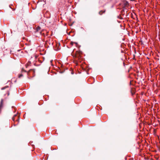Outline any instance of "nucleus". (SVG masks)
<instances>
[{
  "mask_svg": "<svg viewBox=\"0 0 160 160\" xmlns=\"http://www.w3.org/2000/svg\"><path fill=\"white\" fill-rule=\"evenodd\" d=\"M3 100L2 99L1 100L0 104V113L1 112V109L3 107Z\"/></svg>",
  "mask_w": 160,
  "mask_h": 160,
  "instance_id": "nucleus-1",
  "label": "nucleus"
},
{
  "mask_svg": "<svg viewBox=\"0 0 160 160\" xmlns=\"http://www.w3.org/2000/svg\"><path fill=\"white\" fill-rule=\"evenodd\" d=\"M105 12V10H104V11H102V10H101V11H100L99 12V14L100 15H102V13H104Z\"/></svg>",
  "mask_w": 160,
  "mask_h": 160,
  "instance_id": "nucleus-2",
  "label": "nucleus"
},
{
  "mask_svg": "<svg viewBox=\"0 0 160 160\" xmlns=\"http://www.w3.org/2000/svg\"><path fill=\"white\" fill-rule=\"evenodd\" d=\"M17 116V115H14L13 117L12 118V120L13 121H14L15 119V117Z\"/></svg>",
  "mask_w": 160,
  "mask_h": 160,
  "instance_id": "nucleus-3",
  "label": "nucleus"
},
{
  "mask_svg": "<svg viewBox=\"0 0 160 160\" xmlns=\"http://www.w3.org/2000/svg\"><path fill=\"white\" fill-rule=\"evenodd\" d=\"M130 92L132 95L134 94L136 92L135 91L131 90V91H130Z\"/></svg>",
  "mask_w": 160,
  "mask_h": 160,
  "instance_id": "nucleus-4",
  "label": "nucleus"
},
{
  "mask_svg": "<svg viewBox=\"0 0 160 160\" xmlns=\"http://www.w3.org/2000/svg\"><path fill=\"white\" fill-rule=\"evenodd\" d=\"M8 88V86H6V87H4L2 88V90H3V89H6L7 88Z\"/></svg>",
  "mask_w": 160,
  "mask_h": 160,
  "instance_id": "nucleus-5",
  "label": "nucleus"
},
{
  "mask_svg": "<svg viewBox=\"0 0 160 160\" xmlns=\"http://www.w3.org/2000/svg\"><path fill=\"white\" fill-rule=\"evenodd\" d=\"M22 76V74H20L19 75V77L20 78Z\"/></svg>",
  "mask_w": 160,
  "mask_h": 160,
  "instance_id": "nucleus-6",
  "label": "nucleus"
},
{
  "mask_svg": "<svg viewBox=\"0 0 160 160\" xmlns=\"http://www.w3.org/2000/svg\"><path fill=\"white\" fill-rule=\"evenodd\" d=\"M40 28L39 27H38L37 28V30H39L40 29Z\"/></svg>",
  "mask_w": 160,
  "mask_h": 160,
  "instance_id": "nucleus-7",
  "label": "nucleus"
},
{
  "mask_svg": "<svg viewBox=\"0 0 160 160\" xmlns=\"http://www.w3.org/2000/svg\"><path fill=\"white\" fill-rule=\"evenodd\" d=\"M18 119H17L16 120L18 122L19 121V116H18Z\"/></svg>",
  "mask_w": 160,
  "mask_h": 160,
  "instance_id": "nucleus-8",
  "label": "nucleus"
},
{
  "mask_svg": "<svg viewBox=\"0 0 160 160\" xmlns=\"http://www.w3.org/2000/svg\"><path fill=\"white\" fill-rule=\"evenodd\" d=\"M71 43L72 45H73V43L72 42H71Z\"/></svg>",
  "mask_w": 160,
  "mask_h": 160,
  "instance_id": "nucleus-9",
  "label": "nucleus"
},
{
  "mask_svg": "<svg viewBox=\"0 0 160 160\" xmlns=\"http://www.w3.org/2000/svg\"><path fill=\"white\" fill-rule=\"evenodd\" d=\"M25 114H24V117L25 116Z\"/></svg>",
  "mask_w": 160,
  "mask_h": 160,
  "instance_id": "nucleus-10",
  "label": "nucleus"
},
{
  "mask_svg": "<svg viewBox=\"0 0 160 160\" xmlns=\"http://www.w3.org/2000/svg\"><path fill=\"white\" fill-rule=\"evenodd\" d=\"M151 160H153V159H151Z\"/></svg>",
  "mask_w": 160,
  "mask_h": 160,
  "instance_id": "nucleus-11",
  "label": "nucleus"
},
{
  "mask_svg": "<svg viewBox=\"0 0 160 160\" xmlns=\"http://www.w3.org/2000/svg\"><path fill=\"white\" fill-rule=\"evenodd\" d=\"M142 94H143V93H142Z\"/></svg>",
  "mask_w": 160,
  "mask_h": 160,
  "instance_id": "nucleus-12",
  "label": "nucleus"
}]
</instances>
